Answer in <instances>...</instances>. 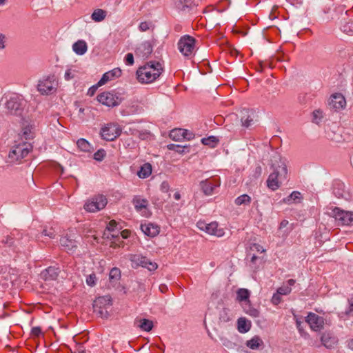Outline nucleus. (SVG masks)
<instances>
[{"label":"nucleus","mask_w":353,"mask_h":353,"mask_svg":"<svg viewBox=\"0 0 353 353\" xmlns=\"http://www.w3.org/2000/svg\"><path fill=\"white\" fill-rule=\"evenodd\" d=\"M270 161L272 172L266 180V185L274 191L280 188L283 181L286 180L288 170L285 161L277 152H273Z\"/></svg>","instance_id":"obj_1"},{"label":"nucleus","mask_w":353,"mask_h":353,"mask_svg":"<svg viewBox=\"0 0 353 353\" xmlns=\"http://www.w3.org/2000/svg\"><path fill=\"white\" fill-rule=\"evenodd\" d=\"M163 68L159 61H150L139 68L137 71L138 81L141 83H150L158 79Z\"/></svg>","instance_id":"obj_2"},{"label":"nucleus","mask_w":353,"mask_h":353,"mask_svg":"<svg viewBox=\"0 0 353 353\" xmlns=\"http://www.w3.org/2000/svg\"><path fill=\"white\" fill-rule=\"evenodd\" d=\"M3 99L7 114L17 117L22 116L28 104L27 100L22 94L11 93L6 95Z\"/></svg>","instance_id":"obj_3"},{"label":"nucleus","mask_w":353,"mask_h":353,"mask_svg":"<svg viewBox=\"0 0 353 353\" xmlns=\"http://www.w3.org/2000/svg\"><path fill=\"white\" fill-rule=\"evenodd\" d=\"M58 81L53 74L43 76L37 83V90L42 95H50L57 91Z\"/></svg>","instance_id":"obj_4"},{"label":"nucleus","mask_w":353,"mask_h":353,"mask_svg":"<svg viewBox=\"0 0 353 353\" xmlns=\"http://www.w3.org/2000/svg\"><path fill=\"white\" fill-rule=\"evenodd\" d=\"M31 148L30 144L26 142L14 145L9 152L8 161L14 163L21 161L29 154Z\"/></svg>","instance_id":"obj_5"},{"label":"nucleus","mask_w":353,"mask_h":353,"mask_svg":"<svg viewBox=\"0 0 353 353\" xmlns=\"http://www.w3.org/2000/svg\"><path fill=\"white\" fill-rule=\"evenodd\" d=\"M112 304V299L110 296H103L97 298L93 303L94 310L101 318H108L109 316L108 309Z\"/></svg>","instance_id":"obj_6"},{"label":"nucleus","mask_w":353,"mask_h":353,"mask_svg":"<svg viewBox=\"0 0 353 353\" xmlns=\"http://www.w3.org/2000/svg\"><path fill=\"white\" fill-rule=\"evenodd\" d=\"M19 270L10 266H0V285L9 286L18 279Z\"/></svg>","instance_id":"obj_7"},{"label":"nucleus","mask_w":353,"mask_h":353,"mask_svg":"<svg viewBox=\"0 0 353 353\" xmlns=\"http://www.w3.org/2000/svg\"><path fill=\"white\" fill-rule=\"evenodd\" d=\"M123 99L121 94L114 92H104L97 96L99 103L111 108L119 105Z\"/></svg>","instance_id":"obj_8"},{"label":"nucleus","mask_w":353,"mask_h":353,"mask_svg":"<svg viewBox=\"0 0 353 353\" xmlns=\"http://www.w3.org/2000/svg\"><path fill=\"white\" fill-rule=\"evenodd\" d=\"M108 203L103 195H97L88 200L84 204V209L88 212H96L103 209Z\"/></svg>","instance_id":"obj_9"},{"label":"nucleus","mask_w":353,"mask_h":353,"mask_svg":"<svg viewBox=\"0 0 353 353\" xmlns=\"http://www.w3.org/2000/svg\"><path fill=\"white\" fill-rule=\"evenodd\" d=\"M178 48L185 57H190L195 49V39L190 35L183 36L178 42Z\"/></svg>","instance_id":"obj_10"},{"label":"nucleus","mask_w":353,"mask_h":353,"mask_svg":"<svg viewBox=\"0 0 353 353\" xmlns=\"http://www.w3.org/2000/svg\"><path fill=\"white\" fill-rule=\"evenodd\" d=\"M332 216L341 225H350L353 223V212L345 211L335 207L332 212Z\"/></svg>","instance_id":"obj_11"},{"label":"nucleus","mask_w":353,"mask_h":353,"mask_svg":"<svg viewBox=\"0 0 353 353\" xmlns=\"http://www.w3.org/2000/svg\"><path fill=\"white\" fill-rule=\"evenodd\" d=\"M121 132V129L117 123H108L101 130V137L106 141H113L118 137Z\"/></svg>","instance_id":"obj_12"},{"label":"nucleus","mask_w":353,"mask_h":353,"mask_svg":"<svg viewBox=\"0 0 353 353\" xmlns=\"http://www.w3.org/2000/svg\"><path fill=\"white\" fill-rule=\"evenodd\" d=\"M305 321L314 332H320L323 329L325 325L324 318L313 312L308 313L305 318Z\"/></svg>","instance_id":"obj_13"},{"label":"nucleus","mask_w":353,"mask_h":353,"mask_svg":"<svg viewBox=\"0 0 353 353\" xmlns=\"http://www.w3.org/2000/svg\"><path fill=\"white\" fill-rule=\"evenodd\" d=\"M199 228L205 231L210 235H214L217 237H221L224 235L225 232L223 228H219L216 222H212L206 224L205 223H199Z\"/></svg>","instance_id":"obj_14"},{"label":"nucleus","mask_w":353,"mask_h":353,"mask_svg":"<svg viewBox=\"0 0 353 353\" xmlns=\"http://www.w3.org/2000/svg\"><path fill=\"white\" fill-rule=\"evenodd\" d=\"M132 203L138 212L144 216H149L148 210V201L147 199H143L140 196H135L132 199Z\"/></svg>","instance_id":"obj_15"},{"label":"nucleus","mask_w":353,"mask_h":353,"mask_svg":"<svg viewBox=\"0 0 353 353\" xmlns=\"http://www.w3.org/2000/svg\"><path fill=\"white\" fill-rule=\"evenodd\" d=\"M153 48L150 41H143L140 43L135 50V54L137 57L141 59H147L152 52Z\"/></svg>","instance_id":"obj_16"},{"label":"nucleus","mask_w":353,"mask_h":353,"mask_svg":"<svg viewBox=\"0 0 353 353\" xmlns=\"http://www.w3.org/2000/svg\"><path fill=\"white\" fill-rule=\"evenodd\" d=\"M60 272L59 267L50 266L41 272L40 276L46 281H53L57 279Z\"/></svg>","instance_id":"obj_17"},{"label":"nucleus","mask_w":353,"mask_h":353,"mask_svg":"<svg viewBox=\"0 0 353 353\" xmlns=\"http://www.w3.org/2000/svg\"><path fill=\"white\" fill-rule=\"evenodd\" d=\"M346 104L345 97L341 93L333 94L329 102L331 108L336 110L343 109Z\"/></svg>","instance_id":"obj_18"},{"label":"nucleus","mask_w":353,"mask_h":353,"mask_svg":"<svg viewBox=\"0 0 353 353\" xmlns=\"http://www.w3.org/2000/svg\"><path fill=\"white\" fill-rule=\"evenodd\" d=\"M220 183L217 181L205 179L200 183L201 188L205 195L210 196L214 192V190L219 187Z\"/></svg>","instance_id":"obj_19"},{"label":"nucleus","mask_w":353,"mask_h":353,"mask_svg":"<svg viewBox=\"0 0 353 353\" xmlns=\"http://www.w3.org/2000/svg\"><path fill=\"white\" fill-rule=\"evenodd\" d=\"M121 73L122 71L119 68H114L113 70L104 73L101 79L99 81L98 85L101 86L114 78L119 77L121 75Z\"/></svg>","instance_id":"obj_20"},{"label":"nucleus","mask_w":353,"mask_h":353,"mask_svg":"<svg viewBox=\"0 0 353 353\" xmlns=\"http://www.w3.org/2000/svg\"><path fill=\"white\" fill-rule=\"evenodd\" d=\"M321 341L326 348L331 349L337 343V339L331 332H325L321 336Z\"/></svg>","instance_id":"obj_21"},{"label":"nucleus","mask_w":353,"mask_h":353,"mask_svg":"<svg viewBox=\"0 0 353 353\" xmlns=\"http://www.w3.org/2000/svg\"><path fill=\"white\" fill-rule=\"evenodd\" d=\"M141 229L145 235L151 237H154L159 233V226L152 223L141 224Z\"/></svg>","instance_id":"obj_22"},{"label":"nucleus","mask_w":353,"mask_h":353,"mask_svg":"<svg viewBox=\"0 0 353 353\" xmlns=\"http://www.w3.org/2000/svg\"><path fill=\"white\" fill-rule=\"evenodd\" d=\"M293 317L296 323V327L300 334L301 336L305 339L310 338L309 334L304 329V321L301 316L293 314Z\"/></svg>","instance_id":"obj_23"},{"label":"nucleus","mask_w":353,"mask_h":353,"mask_svg":"<svg viewBox=\"0 0 353 353\" xmlns=\"http://www.w3.org/2000/svg\"><path fill=\"white\" fill-rule=\"evenodd\" d=\"M60 244L67 252H73L77 248V241L67 236L60 239Z\"/></svg>","instance_id":"obj_24"},{"label":"nucleus","mask_w":353,"mask_h":353,"mask_svg":"<svg viewBox=\"0 0 353 353\" xmlns=\"http://www.w3.org/2000/svg\"><path fill=\"white\" fill-rule=\"evenodd\" d=\"M1 243L9 248H12L13 250L17 249V251H19V248H17V245L22 243L19 239H17V240L14 239V234L13 233L10 236H5L2 239Z\"/></svg>","instance_id":"obj_25"},{"label":"nucleus","mask_w":353,"mask_h":353,"mask_svg":"<svg viewBox=\"0 0 353 353\" xmlns=\"http://www.w3.org/2000/svg\"><path fill=\"white\" fill-rule=\"evenodd\" d=\"M236 301L239 304L250 301V291L246 288H239L236 290Z\"/></svg>","instance_id":"obj_26"},{"label":"nucleus","mask_w":353,"mask_h":353,"mask_svg":"<svg viewBox=\"0 0 353 353\" xmlns=\"http://www.w3.org/2000/svg\"><path fill=\"white\" fill-rule=\"evenodd\" d=\"M130 260L132 263V267L141 266L145 268L147 265L148 259L140 254H131Z\"/></svg>","instance_id":"obj_27"},{"label":"nucleus","mask_w":353,"mask_h":353,"mask_svg":"<svg viewBox=\"0 0 353 353\" xmlns=\"http://www.w3.org/2000/svg\"><path fill=\"white\" fill-rule=\"evenodd\" d=\"M134 324L141 330L145 332H150L154 326L153 322L146 319H136Z\"/></svg>","instance_id":"obj_28"},{"label":"nucleus","mask_w":353,"mask_h":353,"mask_svg":"<svg viewBox=\"0 0 353 353\" xmlns=\"http://www.w3.org/2000/svg\"><path fill=\"white\" fill-rule=\"evenodd\" d=\"M73 51L78 55H83L88 50V46L85 41L79 40L72 45Z\"/></svg>","instance_id":"obj_29"},{"label":"nucleus","mask_w":353,"mask_h":353,"mask_svg":"<svg viewBox=\"0 0 353 353\" xmlns=\"http://www.w3.org/2000/svg\"><path fill=\"white\" fill-rule=\"evenodd\" d=\"M243 312L246 313L247 314L252 316V317H256L259 316V310L254 307L250 302V300L248 301H246L245 303H243L240 304Z\"/></svg>","instance_id":"obj_30"},{"label":"nucleus","mask_w":353,"mask_h":353,"mask_svg":"<svg viewBox=\"0 0 353 353\" xmlns=\"http://www.w3.org/2000/svg\"><path fill=\"white\" fill-rule=\"evenodd\" d=\"M237 328L239 332L246 333L251 328L250 321L246 319L245 317H241L237 321Z\"/></svg>","instance_id":"obj_31"},{"label":"nucleus","mask_w":353,"mask_h":353,"mask_svg":"<svg viewBox=\"0 0 353 353\" xmlns=\"http://www.w3.org/2000/svg\"><path fill=\"white\" fill-rule=\"evenodd\" d=\"M77 145L78 148L84 152L91 153L94 151V148L91 144L85 139H79L77 141Z\"/></svg>","instance_id":"obj_32"},{"label":"nucleus","mask_w":353,"mask_h":353,"mask_svg":"<svg viewBox=\"0 0 353 353\" xmlns=\"http://www.w3.org/2000/svg\"><path fill=\"white\" fill-rule=\"evenodd\" d=\"M152 173V165L149 163H144L137 172V175L141 179L148 177Z\"/></svg>","instance_id":"obj_33"},{"label":"nucleus","mask_w":353,"mask_h":353,"mask_svg":"<svg viewBox=\"0 0 353 353\" xmlns=\"http://www.w3.org/2000/svg\"><path fill=\"white\" fill-rule=\"evenodd\" d=\"M176 7L180 10H185L194 6V0H175Z\"/></svg>","instance_id":"obj_34"},{"label":"nucleus","mask_w":353,"mask_h":353,"mask_svg":"<svg viewBox=\"0 0 353 353\" xmlns=\"http://www.w3.org/2000/svg\"><path fill=\"white\" fill-rule=\"evenodd\" d=\"M185 129L176 128L170 131V137L176 141H181L184 139Z\"/></svg>","instance_id":"obj_35"},{"label":"nucleus","mask_w":353,"mask_h":353,"mask_svg":"<svg viewBox=\"0 0 353 353\" xmlns=\"http://www.w3.org/2000/svg\"><path fill=\"white\" fill-rule=\"evenodd\" d=\"M262 345V339L257 336H254L250 340H248L246 342V345L252 350H256Z\"/></svg>","instance_id":"obj_36"},{"label":"nucleus","mask_w":353,"mask_h":353,"mask_svg":"<svg viewBox=\"0 0 353 353\" xmlns=\"http://www.w3.org/2000/svg\"><path fill=\"white\" fill-rule=\"evenodd\" d=\"M301 199V194L298 191L292 192L287 198L283 199L285 203L290 204L292 202H300Z\"/></svg>","instance_id":"obj_37"},{"label":"nucleus","mask_w":353,"mask_h":353,"mask_svg":"<svg viewBox=\"0 0 353 353\" xmlns=\"http://www.w3.org/2000/svg\"><path fill=\"white\" fill-rule=\"evenodd\" d=\"M105 16L106 12L105 10L102 9H97L92 12L91 18L96 22H100L105 19Z\"/></svg>","instance_id":"obj_38"},{"label":"nucleus","mask_w":353,"mask_h":353,"mask_svg":"<svg viewBox=\"0 0 353 353\" xmlns=\"http://www.w3.org/2000/svg\"><path fill=\"white\" fill-rule=\"evenodd\" d=\"M243 115L241 118L242 125L248 128L253 121V117L252 116L253 113L252 112V114H250L248 111H245V112H243Z\"/></svg>","instance_id":"obj_39"},{"label":"nucleus","mask_w":353,"mask_h":353,"mask_svg":"<svg viewBox=\"0 0 353 353\" xmlns=\"http://www.w3.org/2000/svg\"><path fill=\"white\" fill-rule=\"evenodd\" d=\"M109 279L112 282H117L121 279V270L117 268H112L109 274Z\"/></svg>","instance_id":"obj_40"},{"label":"nucleus","mask_w":353,"mask_h":353,"mask_svg":"<svg viewBox=\"0 0 353 353\" xmlns=\"http://www.w3.org/2000/svg\"><path fill=\"white\" fill-rule=\"evenodd\" d=\"M251 201V198L248 194H244L239 196H238L235 199V204L237 205H249Z\"/></svg>","instance_id":"obj_41"},{"label":"nucleus","mask_w":353,"mask_h":353,"mask_svg":"<svg viewBox=\"0 0 353 353\" xmlns=\"http://www.w3.org/2000/svg\"><path fill=\"white\" fill-rule=\"evenodd\" d=\"M218 141L219 140L217 139L216 137H215L214 136H210L207 138H203L201 139V143L203 145H209L212 148H214L216 146V143H218Z\"/></svg>","instance_id":"obj_42"},{"label":"nucleus","mask_w":353,"mask_h":353,"mask_svg":"<svg viewBox=\"0 0 353 353\" xmlns=\"http://www.w3.org/2000/svg\"><path fill=\"white\" fill-rule=\"evenodd\" d=\"M341 30L348 35H353V21L343 24L341 27Z\"/></svg>","instance_id":"obj_43"},{"label":"nucleus","mask_w":353,"mask_h":353,"mask_svg":"<svg viewBox=\"0 0 353 353\" xmlns=\"http://www.w3.org/2000/svg\"><path fill=\"white\" fill-rule=\"evenodd\" d=\"M323 117V112L320 110H315L312 112V122L319 124L321 122Z\"/></svg>","instance_id":"obj_44"},{"label":"nucleus","mask_w":353,"mask_h":353,"mask_svg":"<svg viewBox=\"0 0 353 353\" xmlns=\"http://www.w3.org/2000/svg\"><path fill=\"white\" fill-rule=\"evenodd\" d=\"M56 236L55 231L52 228H50L49 230L44 229L42 233L38 236V239H40L43 237H49L50 239H54Z\"/></svg>","instance_id":"obj_45"},{"label":"nucleus","mask_w":353,"mask_h":353,"mask_svg":"<svg viewBox=\"0 0 353 353\" xmlns=\"http://www.w3.org/2000/svg\"><path fill=\"white\" fill-rule=\"evenodd\" d=\"M276 292L281 295H288L292 292V288L283 284L277 289Z\"/></svg>","instance_id":"obj_46"},{"label":"nucleus","mask_w":353,"mask_h":353,"mask_svg":"<svg viewBox=\"0 0 353 353\" xmlns=\"http://www.w3.org/2000/svg\"><path fill=\"white\" fill-rule=\"evenodd\" d=\"M105 156V151L103 149L98 150L94 154V159L96 161H101Z\"/></svg>","instance_id":"obj_47"},{"label":"nucleus","mask_w":353,"mask_h":353,"mask_svg":"<svg viewBox=\"0 0 353 353\" xmlns=\"http://www.w3.org/2000/svg\"><path fill=\"white\" fill-rule=\"evenodd\" d=\"M7 42V37L3 33H0V51H3L6 49Z\"/></svg>","instance_id":"obj_48"},{"label":"nucleus","mask_w":353,"mask_h":353,"mask_svg":"<svg viewBox=\"0 0 353 353\" xmlns=\"http://www.w3.org/2000/svg\"><path fill=\"white\" fill-rule=\"evenodd\" d=\"M221 341L222 344L228 349H233L236 345L235 343L225 337H221Z\"/></svg>","instance_id":"obj_49"},{"label":"nucleus","mask_w":353,"mask_h":353,"mask_svg":"<svg viewBox=\"0 0 353 353\" xmlns=\"http://www.w3.org/2000/svg\"><path fill=\"white\" fill-rule=\"evenodd\" d=\"M184 148H185V146H181V145H175V144H170L168 145V148L169 150H174L179 153H183L184 152V150H183Z\"/></svg>","instance_id":"obj_50"},{"label":"nucleus","mask_w":353,"mask_h":353,"mask_svg":"<svg viewBox=\"0 0 353 353\" xmlns=\"http://www.w3.org/2000/svg\"><path fill=\"white\" fill-rule=\"evenodd\" d=\"M75 77V70H73L72 69H68L64 74V79L66 81H70L72 79H74Z\"/></svg>","instance_id":"obj_51"},{"label":"nucleus","mask_w":353,"mask_h":353,"mask_svg":"<svg viewBox=\"0 0 353 353\" xmlns=\"http://www.w3.org/2000/svg\"><path fill=\"white\" fill-rule=\"evenodd\" d=\"M96 275L94 274H90L86 279V283L89 286H94L96 284Z\"/></svg>","instance_id":"obj_52"},{"label":"nucleus","mask_w":353,"mask_h":353,"mask_svg":"<svg viewBox=\"0 0 353 353\" xmlns=\"http://www.w3.org/2000/svg\"><path fill=\"white\" fill-rule=\"evenodd\" d=\"M281 296H282L281 294H279L276 292L275 294H274V295L272 298V300H271L272 303L275 305L279 304L282 301Z\"/></svg>","instance_id":"obj_53"},{"label":"nucleus","mask_w":353,"mask_h":353,"mask_svg":"<svg viewBox=\"0 0 353 353\" xmlns=\"http://www.w3.org/2000/svg\"><path fill=\"white\" fill-rule=\"evenodd\" d=\"M158 268V265L156 263L151 261L150 260H148L147 265L145 266V268H147L149 271H154Z\"/></svg>","instance_id":"obj_54"},{"label":"nucleus","mask_w":353,"mask_h":353,"mask_svg":"<svg viewBox=\"0 0 353 353\" xmlns=\"http://www.w3.org/2000/svg\"><path fill=\"white\" fill-rule=\"evenodd\" d=\"M150 23L143 21L141 22L139 26V29L141 32H145L150 29Z\"/></svg>","instance_id":"obj_55"},{"label":"nucleus","mask_w":353,"mask_h":353,"mask_svg":"<svg viewBox=\"0 0 353 353\" xmlns=\"http://www.w3.org/2000/svg\"><path fill=\"white\" fill-rule=\"evenodd\" d=\"M117 223L114 220L110 221L106 226V229L110 232H114L117 228Z\"/></svg>","instance_id":"obj_56"},{"label":"nucleus","mask_w":353,"mask_h":353,"mask_svg":"<svg viewBox=\"0 0 353 353\" xmlns=\"http://www.w3.org/2000/svg\"><path fill=\"white\" fill-rule=\"evenodd\" d=\"M125 61L127 65H132L134 64V56L132 53H128L125 57Z\"/></svg>","instance_id":"obj_57"},{"label":"nucleus","mask_w":353,"mask_h":353,"mask_svg":"<svg viewBox=\"0 0 353 353\" xmlns=\"http://www.w3.org/2000/svg\"><path fill=\"white\" fill-rule=\"evenodd\" d=\"M160 190L163 192H168L170 190V185L167 181H163L160 185Z\"/></svg>","instance_id":"obj_58"},{"label":"nucleus","mask_w":353,"mask_h":353,"mask_svg":"<svg viewBox=\"0 0 353 353\" xmlns=\"http://www.w3.org/2000/svg\"><path fill=\"white\" fill-rule=\"evenodd\" d=\"M32 335L39 336L41 334V329L40 327H34L31 330Z\"/></svg>","instance_id":"obj_59"},{"label":"nucleus","mask_w":353,"mask_h":353,"mask_svg":"<svg viewBox=\"0 0 353 353\" xmlns=\"http://www.w3.org/2000/svg\"><path fill=\"white\" fill-rule=\"evenodd\" d=\"M30 130L29 128H25L23 130V137H24L25 139H29L32 137L31 134H30Z\"/></svg>","instance_id":"obj_60"},{"label":"nucleus","mask_w":353,"mask_h":353,"mask_svg":"<svg viewBox=\"0 0 353 353\" xmlns=\"http://www.w3.org/2000/svg\"><path fill=\"white\" fill-rule=\"evenodd\" d=\"M185 132L186 133H184V139L190 141L194 138V135L192 132H190L188 130H185Z\"/></svg>","instance_id":"obj_61"},{"label":"nucleus","mask_w":353,"mask_h":353,"mask_svg":"<svg viewBox=\"0 0 353 353\" xmlns=\"http://www.w3.org/2000/svg\"><path fill=\"white\" fill-rule=\"evenodd\" d=\"M350 307L349 309L347 310L346 314L350 316H353V298H352L350 301Z\"/></svg>","instance_id":"obj_62"},{"label":"nucleus","mask_w":353,"mask_h":353,"mask_svg":"<svg viewBox=\"0 0 353 353\" xmlns=\"http://www.w3.org/2000/svg\"><path fill=\"white\" fill-rule=\"evenodd\" d=\"M252 249L256 250L258 252H265V250L263 249V248L259 244H254Z\"/></svg>","instance_id":"obj_63"},{"label":"nucleus","mask_w":353,"mask_h":353,"mask_svg":"<svg viewBox=\"0 0 353 353\" xmlns=\"http://www.w3.org/2000/svg\"><path fill=\"white\" fill-rule=\"evenodd\" d=\"M76 352H77V353H85V349L83 345H77Z\"/></svg>","instance_id":"obj_64"}]
</instances>
